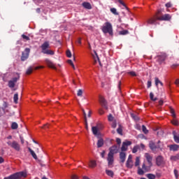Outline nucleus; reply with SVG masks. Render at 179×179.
I'll return each instance as SVG.
<instances>
[{"label": "nucleus", "mask_w": 179, "mask_h": 179, "mask_svg": "<svg viewBox=\"0 0 179 179\" xmlns=\"http://www.w3.org/2000/svg\"><path fill=\"white\" fill-rule=\"evenodd\" d=\"M105 155H106V151H103V152L101 153V157L104 158Z\"/></svg>", "instance_id": "e2e57ef3"}, {"label": "nucleus", "mask_w": 179, "mask_h": 179, "mask_svg": "<svg viewBox=\"0 0 179 179\" xmlns=\"http://www.w3.org/2000/svg\"><path fill=\"white\" fill-rule=\"evenodd\" d=\"M109 155H114L116 153H118V147L117 145H113L109 148Z\"/></svg>", "instance_id": "ddd939ff"}, {"label": "nucleus", "mask_w": 179, "mask_h": 179, "mask_svg": "<svg viewBox=\"0 0 179 179\" xmlns=\"http://www.w3.org/2000/svg\"><path fill=\"white\" fill-rule=\"evenodd\" d=\"M20 78V76H19V73H16L15 77L13 78L12 80L8 81V87H10V89H13V87H15V85H16V82H17Z\"/></svg>", "instance_id": "0eeeda50"}, {"label": "nucleus", "mask_w": 179, "mask_h": 179, "mask_svg": "<svg viewBox=\"0 0 179 179\" xmlns=\"http://www.w3.org/2000/svg\"><path fill=\"white\" fill-rule=\"evenodd\" d=\"M106 173L109 177H113L114 176V172H113V171L106 170Z\"/></svg>", "instance_id": "473e14b6"}, {"label": "nucleus", "mask_w": 179, "mask_h": 179, "mask_svg": "<svg viewBox=\"0 0 179 179\" xmlns=\"http://www.w3.org/2000/svg\"><path fill=\"white\" fill-rule=\"evenodd\" d=\"M171 160H172V162H177V160H179V155L177 154L176 155L171 156Z\"/></svg>", "instance_id": "cd10ccee"}, {"label": "nucleus", "mask_w": 179, "mask_h": 179, "mask_svg": "<svg viewBox=\"0 0 179 179\" xmlns=\"http://www.w3.org/2000/svg\"><path fill=\"white\" fill-rule=\"evenodd\" d=\"M92 131L95 136H99V135H100V126L98 124L97 126L92 127Z\"/></svg>", "instance_id": "9b49d317"}, {"label": "nucleus", "mask_w": 179, "mask_h": 179, "mask_svg": "<svg viewBox=\"0 0 179 179\" xmlns=\"http://www.w3.org/2000/svg\"><path fill=\"white\" fill-rule=\"evenodd\" d=\"M27 176V173L24 171L17 172L10 175V176L5 177L4 179H20L24 178Z\"/></svg>", "instance_id": "7ed1b4c3"}, {"label": "nucleus", "mask_w": 179, "mask_h": 179, "mask_svg": "<svg viewBox=\"0 0 179 179\" xmlns=\"http://www.w3.org/2000/svg\"><path fill=\"white\" fill-rule=\"evenodd\" d=\"M111 127H112V128H117V122L113 121V122L111 124Z\"/></svg>", "instance_id": "3c124183"}, {"label": "nucleus", "mask_w": 179, "mask_h": 179, "mask_svg": "<svg viewBox=\"0 0 179 179\" xmlns=\"http://www.w3.org/2000/svg\"><path fill=\"white\" fill-rule=\"evenodd\" d=\"M45 62L48 65V66H49V68H52V69H55V65H54V63H52L51 60L45 59Z\"/></svg>", "instance_id": "dca6fc26"}, {"label": "nucleus", "mask_w": 179, "mask_h": 179, "mask_svg": "<svg viewBox=\"0 0 179 179\" xmlns=\"http://www.w3.org/2000/svg\"><path fill=\"white\" fill-rule=\"evenodd\" d=\"M28 150L31 153L32 157H34L35 160H37V155H36V152H34V151H33V150H31L30 148H28Z\"/></svg>", "instance_id": "a878e982"}, {"label": "nucleus", "mask_w": 179, "mask_h": 179, "mask_svg": "<svg viewBox=\"0 0 179 179\" xmlns=\"http://www.w3.org/2000/svg\"><path fill=\"white\" fill-rule=\"evenodd\" d=\"M127 157V155L124 152H121L120 153V159L122 162V163H124L125 162V159Z\"/></svg>", "instance_id": "412c9836"}, {"label": "nucleus", "mask_w": 179, "mask_h": 179, "mask_svg": "<svg viewBox=\"0 0 179 179\" xmlns=\"http://www.w3.org/2000/svg\"><path fill=\"white\" fill-rule=\"evenodd\" d=\"M119 3H121V5H122L123 6H125V3H124L123 1H122V0H117Z\"/></svg>", "instance_id": "69168bd1"}, {"label": "nucleus", "mask_w": 179, "mask_h": 179, "mask_svg": "<svg viewBox=\"0 0 179 179\" xmlns=\"http://www.w3.org/2000/svg\"><path fill=\"white\" fill-rule=\"evenodd\" d=\"M82 5L83 8H85V9H92V4H90V3L89 2H83Z\"/></svg>", "instance_id": "4be33fe9"}, {"label": "nucleus", "mask_w": 179, "mask_h": 179, "mask_svg": "<svg viewBox=\"0 0 179 179\" xmlns=\"http://www.w3.org/2000/svg\"><path fill=\"white\" fill-rule=\"evenodd\" d=\"M150 98L152 101H156V100H157V98H155V94H153L152 92L150 93Z\"/></svg>", "instance_id": "e433bc0d"}, {"label": "nucleus", "mask_w": 179, "mask_h": 179, "mask_svg": "<svg viewBox=\"0 0 179 179\" xmlns=\"http://www.w3.org/2000/svg\"><path fill=\"white\" fill-rule=\"evenodd\" d=\"M117 132L120 135H122V127L121 125H119V127L117 129Z\"/></svg>", "instance_id": "c9c22d12"}, {"label": "nucleus", "mask_w": 179, "mask_h": 179, "mask_svg": "<svg viewBox=\"0 0 179 179\" xmlns=\"http://www.w3.org/2000/svg\"><path fill=\"white\" fill-rule=\"evenodd\" d=\"M31 72H33V68L29 67L27 69L26 73H27V75H30V73H31Z\"/></svg>", "instance_id": "c03bdc74"}, {"label": "nucleus", "mask_w": 179, "mask_h": 179, "mask_svg": "<svg viewBox=\"0 0 179 179\" xmlns=\"http://www.w3.org/2000/svg\"><path fill=\"white\" fill-rule=\"evenodd\" d=\"M147 177L148 179H155L156 178V176L152 173L147 174Z\"/></svg>", "instance_id": "4c0bfd02"}, {"label": "nucleus", "mask_w": 179, "mask_h": 179, "mask_svg": "<svg viewBox=\"0 0 179 179\" xmlns=\"http://www.w3.org/2000/svg\"><path fill=\"white\" fill-rule=\"evenodd\" d=\"M131 141H124L122 143V148H121V150L122 152H125L127 151V150L128 149V146H129L130 145H131Z\"/></svg>", "instance_id": "f8f14e48"}, {"label": "nucleus", "mask_w": 179, "mask_h": 179, "mask_svg": "<svg viewBox=\"0 0 179 179\" xmlns=\"http://www.w3.org/2000/svg\"><path fill=\"white\" fill-rule=\"evenodd\" d=\"M120 36H127V34H129V30H122L119 31Z\"/></svg>", "instance_id": "bb28decb"}, {"label": "nucleus", "mask_w": 179, "mask_h": 179, "mask_svg": "<svg viewBox=\"0 0 179 179\" xmlns=\"http://www.w3.org/2000/svg\"><path fill=\"white\" fill-rule=\"evenodd\" d=\"M131 118H133V120H134V121H138V118L137 116L135 115V114L134 113H131Z\"/></svg>", "instance_id": "09e8293b"}, {"label": "nucleus", "mask_w": 179, "mask_h": 179, "mask_svg": "<svg viewBox=\"0 0 179 179\" xmlns=\"http://www.w3.org/2000/svg\"><path fill=\"white\" fill-rule=\"evenodd\" d=\"M174 174H175L176 178H178V171H177L176 169H175V170H174Z\"/></svg>", "instance_id": "864d4df0"}, {"label": "nucleus", "mask_w": 179, "mask_h": 179, "mask_svg": "<svg viewBox=\"0 0 179 179\" xmlns=\"http://www.w3.org/2000/svg\"><path fill=\"white\" fill-rule=\"evenodd\" d=\"M150 148L153 152H156V149H162L161 145H156L153 141L150 142Z\"/></svg>", "instance_id": "4468645a"}, {"label": "nucleus", "mask_w": 179, "mask_h": 179, "mask_svg": "<svg viewBox=\"0 0 179 179\" xmlns=\"http://www.w3.org/2000/svg\"><path fill=\"white\" fill-rule=\"evenodd\" d=\"M1 108H2L3 111L5 112V110H6V108H8V103L3 102V107Z\"/></svg>", "instance_id": "79ce46f5"}, {"label": "nucleus", "mask_w": 179, "mask_h": 179, "mask_svg": "<svg viewBox=\"0 0 179 179\" xmlns=\"http://www.w3.org/2000/svg\"><path fill=\"white\" fill-rule=\"evenodd\" d=\"M82 111L83 113L84 120L85 121V124H87V117H86V112L85 111V109H82Z\"/></svg>", "instance_id": "a19ab883"}, {"label": "nucleus", "mask_w": 179, "mask_h": 179, "mask_svg": "<svg viewBox=\"0 0 179 179\" xmlns=\"http://www.w3.org/2000/svg\"><path fill=\"white\" fill-rule=\"evenodd\" d=\"M142 169H143V170H144L145 173H148V172L150 171V169H152V166H150L149 164H148V166H146L145 164H143Z\"/></svg>", "instance_id": "aec40b11"}, {"label": "nucleus", "mask_w": 179, "mask_h": 179, "mask_svg": "<svg viewBox=\"0 0 179 179\" xmlns=\"http://www.w3.org/2000/svg\"><path fill=\"white\" fill-rule=\"evenodd\" d=\"M138 149H139V145L134 146L132 150L133 153H136V152H138Z\"/></svg>", "instance_id": "37998d69"}, {"label": "nucleus", "mask_w": 179, "mask_h": 179, "mask_svg": "<svg viewBox=\"0 0 179 179\" xmlns=\"http://www.w3.org/2000/svg\"><path fill=\"white\" fill-rule=\"evenodd\" d=\"M99 114H100L101 115H103V114H104V111H103V110L100 109V110H99Z\"/></svg>", "instance_id": "338daca9"}, {"label": "nucleus", "mask_w": 179, "mask_h": 179, "mask_svg": "<svg viewBox=\"0 0 179 179\" xmlns=\"http://www.w3.org/2000/svg\"><path fill=\"white\" fill-rule=\"evenodd\" d=\"M7 145L12 148L13 149H15V150H17V152L20 151V145L18 144L16 141H7Z\"/></svg>", "instance_id": "423d86ee"}, {"label": "nucleus", "mask_w": 179, "mask_h": 179, "mask_svg": "<svg viewBox=\"0 0 179 179\" xmlns=\"http://www.w3.org/2000/svg\"><path fill=\"white\" fill-rule=\"evenodd\" d=\"M96 166H97V164L96 163V161L94 160L90 161L89 167H90L91 169H94V167H96Z\"/></svg>", "instance_id": "393cba45"}, {"label": "nucleus", "mask_w": 179, "mask_h": 179, "mask_svg": "<svg viewBox=\"0 0 179 179\" xmlns=\"http://www.w3.org/2000/svg\"><path fill=\"white\" fill-rule=\"evenodd\" d=\"M83 94V91L82 90H78L77 95L78 97H82V95Z\"/></svg>", "instance_id": "49530a36"}, {"label": "nucleus", "mask_w": 179, "mask_h": 179, "mask_svg": "<svg viewBox=\"0 0 179 179\" xmlns=\"http://www.w3.org/2000/svg\"><path fill=\"white\" fill-rule=\"evenodd\" d=\"M103 145H104V141H103L102 138H100L99 140H98V142H97L98 148H101Z\"/></svg>", "instance_id": "c756f323"}, {"label": "nucleus", "mask_w": 179, "mask_h": 179, "mask_svg": "<svg viewBox=\"0 0 179 179\" xmlns=\"http://www.w3.org/2000/svg\"><path fill=\"white\" fill-rule=\"evenodd\" d=\"M138 174H139V176H143V174H145V171L141 169V167H138Z\"/></svg>", "instance_id": "f704fd0d"}, {"label": "nucleus", "mask_w": 179, "mask_h": 179, "mask_svg": "<svg viewBox=\"0 0 179 179\" xmlns=\"http://www.w3.org/2000/svg\"><path fill=\"white\" fill-rule=\"evenodd\" d=\"M68 62L69 64H70V65H71L73 69H75V65H73V62H72V60H69Z\"/></svg>", "instance_id": "5fc2aeb1"}, {"label": "nucleus", "mask_w": 179, "mask_h": 179, "mask_svg": "<svg viewBox=\"0 0 179 179\" xmlns=\"http://www.w3.org/2000/svg\"><path fill=\"white\" fill-rule=\"evenodd\" d=\"M108 121H110V122L114 121V117H113V115L110 114V115L108 116Z\"/></svg>", "instance_id": "de8ad7c7"}, {"label": "nucleus", "mask_w": 179, "mask_h": 179, "mask_svg": "<svg viewBox=\"0 0 179 179\" xmlns=\"http://www.w3.org/2000/svg\"><path fill=\"white\" fill-rule=\"evenodd\" d=\"M110 12L113 13V15H118V13L117 12V9L115 8H110Z\"/></svg>", "instance_id": "ea45409f"}, {"label": "nucleus", "mask_w": 179, "mask_h": 179, "mask_svg": "<svg viewBox=\"0 0 179 179\" xmlns=\"http://www.w3.org/2000/svg\"><path fill=\"white\" fill-rule=\"evenodd\" d=\"M92 57L95 62H97V61H99V56L97 55L96 51H94V54H92Z\"/></svg>", "instance_id": "7c9ffc66"}, {"label": "nucleus", "mask_w": 179, "mask_h": 179, "mask_svg": "<svg viewBox=\"0 0 179 179\" xmlns=\"http://www.w3.org/2000/svg\"><path fill=\"white\" fill-rule=\"evenodd\" d=\"M169 148L170 150H172L173 152H177V150H178L179 149V145L177 144H173V145H169Z\"/></svg>", "instance_id": "a211bd4d"}, {"label": "nucleus", "mask_w": 179, "mask_h": 179, "mask_svg": "<svg viewBox=\"0 0 179 179\" xmlns=\"http://www.w3.org/2000/svg\"><path fill=\"white\" fill-rule=\"evenodd\" d=\"M129 73L131 76H136V73H135V71H130Z\"/></svg>", "instance_id": "6e6d98bb"}, {"label": "nucleus", "mask_w": 179, "mask_h": 179, "mask_svg": "<svg viewBox=\"0 0 179 179\" xmlns=\"http://www.w3.org/2000/svg\"><path fill=\"white\" fill-rule=\"evenodd\" d=\"M173 138L176 143H179V133H177V131H173Z\"/></svg>", "instance_id": "6ab92c4d"}, {"label": "nucleus", "mask_w": 179, "mask_h": 179, "mask_svg": "<svg viewBox=\"0 0 179 179\" xmlns=\"http://www.w3.org/2000/svg\"><path fill=\"white\" fill-rule=\"evenodd\" d=\"M170 110V113L171 117H173V120L171 121V124L173 125H175L176 127H178L179 125V122L178 120H177V115L176 114V111L174 110V109L171 107H170L169 108Z\"/></svg>", "instance_id": "39448f33"}, {"label": "nucleus", "mask_w": 179, "mask_h": 179, "mask_svg": "<svg viewBox=\"0 0 179 179\" xmlns=\"http://www.w3.org/2000/svg\"><path fill=\"white\" fill-rule=\"evenodd\" d=\"M116 142H117V145H121V139L120 138H117Z\"/></svg>", "instance_id": "680f3d73"}, {"label": "nucleus", "mask_w": 179, "mask_h": 179, "mask_svg": "<svg viewBox=\"0 0 179 179\" xmlns=\"http://www.w3.org/2000/svg\"><path fill=\"white\" fill-rule=\"evenodd\" d=\"M66 55H67L68 58H71V57H72V53H71V50L66 51Z\"/></svg>", "instance_id": "603ef678"}, {"label": "nucleus", "mask_w": 179, "mask_h": 179, "mask_svg": "<svg viewBox=\"0 0 179 179\" xmlns=\"http://www.w3.org/2000/svg\"><path fill=\"white\" fill-rule=\"evenodd\" d=\"M101 30L105 34L108 33L110 36H113V25L109 22H105L103 24Z\"/></svg>", "instance_id": "f03ea898"}, {"label": "nucleus", "mask_w": 179, "mask_h": 179, "mask_svg": "<svg viewBox=\"0 0 179 179\" xmlns=\"http://www.w3.org/2000/svg\"><path fill=\"white\" fill-rule=\"evenodd\" d=\"M170 19H171V15L169 14H165L161 17L159 16V14H157L155 17L150 19L148 22L149 24H155L157 20H170Z\"/></svg>", "instance_id": "f257e3e1"}, {"label": "nucleus", "mask_w": 179, "mask_h": 179, "mask_svg": "<svg viewBox=\"0 0 179 179\" xmlns=\"http://www.w3.org/2000/svg\"><path fill=\"white\" fill-rule=\"evenodd\" d=\"M14 103L17 104V101L19 100V95L17 94H15L13 96Z\"/></svg>", "instance_id": "72a5a7b5"}, {"label": "nucleus", "mask_w": 179, "mask_h": 179, "mask_svg": "<svg viewBox=\"0 0 179 179\" xmlns=\"http://www.w3.org/2000/svg\"><path fill=\"white\" fill-rule=\"evenodd\" d=\"M165 6H166V8H171V6H172V5H171V2L166 3V5H165Z\"/></svg>", "instance_id": "bf43d9fd"}, {"label": "nucleus", "mask_w": 179, "mask_h": 179, "mask_svg": "<svg viewBox=\"0 0 179 179\" xmlns=\"http://www.w3.org/2000/svg\"><path fill=\"white\" fill-rule=\"evenodd\" d=\"M71 179H79V177H78V176H76V175H72Z\"/></svg>", "instance_id": "13d9d810"}, {"label": "nucleus", "mask_w": 179, "mask_h": 179, "mask_svg": "<svg viewBox=\"0 0 179 179\" xmlns=\"http://www.w3.org/2000/svg\"><path fill=\"white\" fill-rule=\"evenodd\" d=\"M152 87V81L148 80V87L149 88V87Z\"/></svg>", "instance_id": "052dcab7"}, {"label": "nucleus", "mask_w": 179, "mask_h": 179, "mask_svg": "<svg viewBox=\"0 0 179 179\" xmlns=\"http://www.w3.org/2000/svg\"><path fill=\"white\" fill-rule=\"evenodd\" d=\"M43 68H44L43 66H36V67L34 68V69H35L36 71H37V69H43Z\"/></svg>", "instance_id": "4d7b16f0"}, {"label": "nucleus", "mask_w": 179, "mask_h": 179, "mask_svg": "<svg viewBox=\"0 0 179 179\" xmlns=\"http://www.w3.org/2000/svg\"><path fill=\"white\" fill-rule=\"evenodd\" d=\"M141 164V157H136V162H135V166L136 167H138Z\"/></svg>", "instance_id": "2f4dec72"}, {"label": "nucleus", "mask_w": 179, "mask_h": 179, "mask_svg": "<svg viewBox=\"0 0 179 179\" xmlns=\"http://www.w3.org/2000/svg\"><path fill=\"white\" fill-rule=\"evenodd\" d=\"M156 162L157 166H162V164L163 163V157L158 156L156 159Z\"/></svg>", "instance_id": "5701e85b"}, {"label": "nucleus", "mask_w": 179, "mask_h": 179, "mask_svg": "<svg viewBox=\"0 0 179 179\" xmlns=\"http://www.w3.org/2000/svg\"><path fill=\"white\" fill-rule=\"evenodd\" d=\"M41 48H42L43 54H47V55H54L55 52L52 50L48 49L50 48V43L48 42H44Z\"/></svg>", "instance_id": "20e7f679"}, {"label": "nucleus", "mask_w": 179, "mask_h": 179, "mask_svg": "<svg viewBox=\"0 0 179 179\" xmlns=\"http://www.w3.org/2000/svg\"><path fill=\"white\" fill-rule=\"evenodd\" d=\"M99 103L102 107L107 108V102H106V99L103 96H99Z\"/></svg>", "instance_id": "f3484780"}, {"label": "nucleus", "mask_w": 179, "mask_h": 179, "mask_svg": "<svg viewBox=\"0 0 179 179\" xmlns=\"http://www.w3.org/2000/svg\"><path fill=\"white\" fill-rule=\"evenodd\" d=\"M155 85L157 86V87H158L159 84L161 85V86H163V83H162V81H160V80H159L158 78H155Z\"/></svg>", "instance_id": "c85d7f7f"}, {"label": "nucleus", "mask_w": 179, "mask_h": 179, "mask_svg": "<svg viewBox=\"0 0 179 179\" xmlns=\"http://www.w3.org/2000/svg\"><path fill=\"white\" fill-rule=\"evenodd\" d=\"M179 84V79H176L175 81V85H176V86H178Z\"/></svg>", "instance_id": "0e129e2a"}, {"label": "nucleus", "mask_w": 179, "mask_h": 179, "mask_svg": "<svg viewBox=\"0 0 179 179\" xmlns=\"http://www.w3.org/2000/svg\"><path fill=\"white\" fill-rule=\"evenodd\" d=\"M108 165L109 167H113V164H114V155L111 154H108Z\"/></svg>", "instance_id": "9d476101"}, {"label": "nucleus", "mask_w": 179, "mask_h": 179, "mask_svg": "<svg viewBox=\"0 0 179 179\" xmlns=\"http://www.w3.org/2000/svg\"><path fill=\"white\" fill-rule=\"evenodd\" d=\"M157 59L160 62V64H162V62H164V61L166 60V55L163 54L162 55H159L157 57Z\"/></svg>", "instance_id": "b1692460"}, {"label": "nucleus", "mask_w": 179, "mask_h": 179, "mask_svg": "<svg viewBox=\"0 0 179 179\" xmlns=\"http://www.w3.org/2000/svg\"><path fill=\"white\" fill-rule=\"evenodd\" d=\"M142 129L143 132H144L145 134H148L149 131L148 130V129H146V127L145 125L142 126Z\"/></svg>", "instance_id": "a18cd8bd"}, {"label": "nucleus", "mask_w": 179, "mask_h": 179, "mask_svg": "<svg viewBox=\"0 0 179 179\" xmlns=\"http://www.w3.org/2000/svg\"><path fill=\"white\" fill-rule=\"evenodd\" d=\"M30 54V48H25L24 51L22 52V55L21 57L22 61H26L27 58H29V55Z\"/></svg>", "instance_id": "6e6552de"}, {"label": "nucleus", "mask_w": 179, "mask_h": 179, "mask_svg": "<svg viewBox=\"0 0 179 179\" xmlns=\"http://www.w3.org/2000/svg\"><path fill=\"white\" fill-rule=\"evenodd\" d=\"M126 167L127 169H132L134 167V162L132 161V155H129L126 162Z\"/></svg>", "instance_id": "1a4fd4ad"}, {"label": "nucleus", "mask_w": 179, "mask_h": 179, "mask_svg": "<svg viewBox=\"0 0 179 179\" xmlns=\"http://www.w3.org/2000/svg\"><path fill=\"white\" fill-rule=\"evenodd\" d=\"M22 38H24V40H26V41H29V40H30V38H29V36H27L24 34H22Z\"/></svg>", "instance_id": "8fccbe9b"}, {"label": "nucleus", "mask_w": 179, "mask_h": 179, "mask_svg": "<svg viewBox=\"0 0 179 179\" xmlns=\"http://www.w3.org/2000/svg\"><path fill=\"white\" fill-rule=\"evenodd\" d=\"M4 160L3 158H2V157H0V164L3 163Z\"/></svg>", "instance_id": "774afa93"}, {"label": "nucleus", "mask_w": 179, "mask_h": 179, "mask_svg": "<svg viewBox=\"0 0 179 179\" xmlns=\"http://www.w3.org/2000/svg\"><path fill=\"white\" fill-rule=\"evenodd\" d=\"M17 123L16 122H13L11 124L12 129H17Z\"/></svg>", "instance_id": "58836bf2"}, {"label": "nucleus", "mask_w": 179, "mask_h": 179, "mask_svg": "<svg viewBox=\"0 0 179 179\" xmlns=\"http://www.w3.org/2000/svg\"><path fill=\"white\" fill-rule=\"evenodd\" d=\"M145 157L148 163L149 166H153V164L152 163V157L149 153L145 154Z\"/></svg>", "instance_id": "2eb2a0df"}]
</instances>
